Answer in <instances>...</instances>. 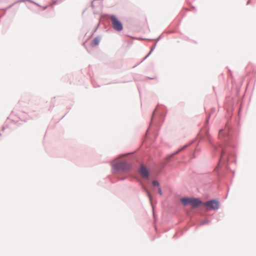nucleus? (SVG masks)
<instances>
[{
  "label": "nucleus",
  "mask_w": 256,
  "mask_h": 256,
  "mask_svg": "<svg viewBox=\"0 0 256 256\" xmlns=\"http://www.w3.org/2000/svg\"><path fill=\"white\" fill-rule=\"evenodd\" d=\"M158 193L160 195L162 194V192L160 186L158 188Z\"/></svg>",
  "instance_id": "16"
},
{
  "label": "nucleus",
  "mask_w": 256,
  "mask_h": 256,
  "mask_svg": "<svg viewBox=\"0 0 256 256\" xmlns=\"http://www.w3.org/2000/svg\"><path fill=\"white\" fill-rule=\"evenodd\" d=\"M86 42H83V43H82V46H85Z\"/></svg>",
  "instance_id": "31"
},
{
  "label": "nucleus",
  "mask_w": 256,
  "mask_h": 256,
  "mask_svg": "<svg viewBox=\"0 0 256 256\" xmlns=\"http://www.w3.org/2000/svg\"><path fill=\"white\" fill-rule=\"evenodd\" d=\"M4 130H5L4 126H2V131L4 132Z\"/></svg>",
  "instance_id": "30"
},
{
  "label": "nucleus",
  "mask_w": 256,
  "mask_h": 256,
  "mask_svg": "<svg viewBox=\"0 0 256 256\" xmlns=\"http://www.w3.org/2000/svg\"><path fill=\"white\" fill-rule=\"evenodd\" d=\"M150 202H151L152 206H153V204H152V201H150Z\"/></svg>",
  "instance_id": "34"
},
{
  "label": "nucleus",
  "mask_w": 256,
  "mask_h": 256,
  "mask_svg": "<svg viewBox=\"0 0 256 256\" xmlns=\"http://www.w3.org/2000/svg\"><path fill=\"white\" fill-rule=\"evenodd\" d=\"M166 109L165 106L158 104L154 110L151 116L150 122L147 130L146 138L152 140L150 134L154 136V140L158 136L157 131L160 126V124L164 120V117L166 114Z\"/></svg>",
  "instance_id": "2"
},
{
  "label": "nucleus",
  "mask_w": 256,
  "mask_h": 256,
  "mask_svg": "<svg viewBox=\"0 0 256 256\" xmlns=\"http://www.w3.org/2000/svg\"><path fill=\"white\" fill-rule=\"evenodd\" d=\"M176 237H177V234H174V236H173V238H176Z\"/></svg>",
  "instance_id": "28"
},
{
  "label": "nucleus",
  "mask_w": 256,
  "mask_h": 256,
  "mask_svg": "<svg viewBox=\"0 0 256 256\" xmlns=\"http://www.w3.org/2000/svg\"><path fill=\"white\" fill-rule=\"evenodd\" d=\"M16 3V2L10 4L9 6H8L4 9H2V10L3 11V14H5L6 10H8V9L10 8H12L15 4Z\"/></svg>",
  "instance_id": "11"
},
{
  "label": "nucleus",
  "mask_w": 256,
  "mask_h": 256,
  "mask_svg": "<svg viewBox=\"0 0 256 256\" xmlns=\"http://www.w3.org/2000/svg\"><path fill=\"white\" fill-rule=\"evenodd\" d=\"M32 3H33V4H36V5H37L38 6H40H40H40V4H38V3H36V2H34V1H32Z\"/></svg>",
  "instance_id": "23"
},
{
  "label": "nucleus",
  "mask_w": 256,
  "mask_h": 256,
  "mask_svg": "<svg viewBox=\"0 0 256 256\" xmlns=\"http://www.w3.org/2000/svg\"><path fill=\"white\" fill-rule=\"evenodd\" d=\"M216 110L214 108H211L210 113L207 115L204 126L198 133V138L170 154L164 160V166H174L180 162H186L196 158L201 150L199 146L200 141L204 140L210 144L214 154L218 156V162L214 172L218 180L220 181L226 176V172L232 171L228 166L229 163L236 162L234 149L238 132L240 116L234 120L232 118L228 120L224 128L218 131L220 142L214 144L209 133L208 124L211 114Z\"/></svg>",
  "instance_id": "1"
},
{
  "label": "nucleus",
  "mask_w": 256,
  "mask_h": 256,
  "mask_svg": "<svg viewBox=\"0 0 256 256\" xmlns=\"http://www.w3.org/2000/svg\"><path fill=\"white\" fill-rule=\"evenodd\" d=\"M143 40H150V41L153 40V39H146V38H143Z\"/></svg>",
  "instance_id": "29"
},
{
  "label": "nucleus",
  "mask_w": 256,
  "mask_h": 256,
  "mask_svg": "<svg viewBox=\"0 0 256 256\" xmlns=\"http://www.w3.org/2000/svg\"><path fill=\"white\" fill-rule=\"evenodd\" d=\"M4 14H3V13L2 14H0V16H4Z\"/></svg>",
  "instance_id": "33"
},
{
  "label": "nucleus",
  "mask_w": 256,
  "mask_h": 256,
  "mask_svg": "<svg viewBox=\"0 0 256 256\" xmlns=\"http://www.w3.org/2000/svg\"><path fill=\"white\" fill-rule=\"evenodd\" d=\"M240 107H239V108H238V112H240Z\"/></svg>",
  "instance_id": "32"
},
{
  "label": "nucleus",
  "mask_w": 256,
  "mask_h": 256,
  "mask_svg": "<svg viewBox=\"0 0 256 256\" xmlns=\"http://www.w3.org/2000/svg\"><path fill=\"white\" fill-rule=\"evenodd\" d=\"M18 2H32V0H20Z\"/></svg>",
  "instance_id": "21"
},
{
  "label": "nucleus",
  "mask_w": 256,
  "mask_h": 256,
  "mask_svg": "<svg viewBox=\"0 0 256 256\" xmlns=\"http://www.w3.org/2000/svg\"><path fill=\"white\" fill-rule=\"evenodd\" d=\"M250 4V0H248V2H247V4Z\"/></svg>",
  "instance_id": "27"
},
{
  "label": "nucleus",
  "mask_w": 256,
  "mask_h": 256,
  "mask_svg": "<svg viewBox=\"0 0 256 256\" xmlns=\"http://www.w3.org/2000/svg\"><path fill=\"white\" fill-rule=\"evenodd\" d=\"M48 6H42L43 10H46L48 8Z\"/></svg>",
  "instance_id": "26"
},
{
  "label": "nucleus",
  "mask_w": 256,
  "mask_h": 256,
  "mask_svg": "<svg viewBox=\"0 0 256 256\" xmlns=\"http://www.w3.org/2000/svg\"><path fill=\"white\" fill-rule=\"evenodd\" d=\"M204 202L200 200V198H198L192 197V204L194 207L196 208L201 206L204 208Z\"/></svg>",
  "instance_id": "7"
},
{
  "label": "nucleus",
  "mask_w": 256,
  "mask_h": 256,
  "mask_svg": "<svg viewBox=\"0 0 256 256\" xmlns=\"http://www.w3.org/2000/svg\"><path fill=\"white\" fill-rule=\"evenodd\" d=\"M118 178L120 180H124L126 179V177L125 176H122V177L118 176Z\"/></svg>",
  "instance_id": "20"
},
{
  "label": "nucleus",
  "mask_w": 256,
  "mask_h": 256,
  "mask_svg": "<svg viewBox=\"0 0 256 256\" xmlns=\"http://www.w3.org/2000/svg\"><path fill=\"white\" fill-rule=\"evenodd\" d=\"M95 0H93L92 2V4H91V6H92V7L94 8V2Z\"/></svg>",
  "instance_id": "24"
},
{
  "label": "nucleus",
  "mask_w": 256,
  "mask_h": 256,
  "mask_svg": "<svg viewBox=\"0 0 256 256\" xmlns=\"http://www.w3.org/2000/svg\"><path fill=\"white\" fill-rule=\"evenodd\" d=\"M139 172L144 178L148 180L150 178V171L147 166L142 165L139 169Z\"/></svg>",
  "instance_id": "6"
},
{
  "label": "nucleus",
  "mask_w": 256,
  "mask_h": 256,
  "mask_svg": "<svg viewBox=\"0 0 256 256\" xmlns=\"http://www.w3.org/2000/svg\"><path fill=\"white\" fill-rule=\"evenodd\" d=\"M156 43L155 42L153 46L150 48V54H152V52L156 48Z\"/></svg>",
  "instance_id": "14"
},
{
  "label": "nucleus",
  "mask_w": 256,
  "mask_h": 256,
  "mask_svg": "<svg viewBox=\"0 0 256 256\" xmlns=\"http://www.w3.org/2000/svg\"><path fill=\"white\" fill-rule=\"evenodd\" d=\"M2 134L0 132V136H2Z\"/></svg>",
  "instance_id": "35"
},
{
  "label": "nucleus",
  "mask_w": 256,
  "mask_h": 256,
  "mask_svg": "<svg viewBox=\"0 0 256 256\" xmlns=\"http://www.w3.org/2000/svg\"><path fill=\"white\" fill-rule=\"evenodd\" d=\"M152 184L154 186L158 187V188L160 186V182L156 180H154L152 182Z\"/></svg>",
  "instance_id": "13"
},
{
  "label": "nucleus",
  "mask_w": 256,
  "mask_h": 256,
  "mask_svg": "<svg viewBox=\"0 0 256 256\" xmlns=\"http://www.w3.org/2000/svg\"><path fill=\"white\" fill-rule=\"evenodd\" d=\"M146 58H145V57L144 58H143V59L138 63V64H137L134 66H133V68L136 67L139 64H140V63H142V62H143L144 60H146Z\"/></svg>",
  "instance_id": "18"
},
{
  "label": "nucleus",
  "mask_w": 256,
  "mask_h": 256,
  "mask_svg": "<svg viewBox=\"0 0 256 256\" xmlns=\"http://www.w3.org/2000/svg\"><path fill=\"white\" fill-rule=\"evenodd\" d=\"M151 54H150V52H149L145 56V58H147Z\"/></svg>",
  "instance_id": "25"
},
{
  "label": "nucleus",
  "mask_w": 256,
  "mask_h": 256,
  "mask_svg": "<svg viewBox=\"0 0 256 256\" xmlns=\"http://www.w3.org/2000/svg\"><path fill=\"white\" fill-rule=\"evenodd\" d=\"M146 78L148 79V80H156L157 78L156 77H146Z\"/></svg>",
  "instance_id": "22"
},
{
  "label": "nucleus",
  "mask_w": 256,
  "mask_h": 256,
  "mask_svg": "<svg viewBox=\"0 0 256 256\" xmlns=\"http://www.w3.org/2000/svg\"><path fill=\"white\" fill-rule=\"evenodd\" d=\"M192 198L190 197H183L181 198L180 200L184 206H187L190 204H192Z\"/></svg>",
  "instance_id": "8"
},
{
  "label": "nucleus",
  "mask_w": 256,
  "mask_h": 256,
  "mask_svg": "<svg viewBox=\"0 0 256 256\" xmlns=\"http://www.w3.org/2000/svg\"><path fill=\"white\" fill-rule=\"evenodd\" d=\"M58 2V0H53L52 3L51 4V6H53L54 5L56 4H57Z\"/></svg>",
  "instance_id": "19"
},
{
  "label": "nucleus",
  "mask_w": 256,
  "mask_h": 256,
  "mask_svg": "<svg viewBox=\"0 0 256 256\" xmlns=\"http://www.w3.org/2000/svg\"><path fill=\"white\" fill-rule=\"evenodd\" d=\"M100 40L101 38L99 36L94 38L91 42V46L94 47L98 46L100 42Z\"/></svg>",
  "instance_id": "9"
},
{
  "label": "nucleus",
  "mask_w": 256,
  "mask_h": 256,
  "mask_svg": "<svg viewBox=\"0 0 256 256\" xmlns=\"http://www.w3.org/2000/svg\"><path fill=\"white\" fill-rule=\"evenodd\" d=\"M220 206V200L218 198H212L204 202V208L207 210H216Z\"/></svg>",
  "instance_id": "4"
},
{
  "label": "nucleus",
  "mask_w": 256,
  "mask_h": 256,
  "mask_svg": "<svg viewBox=\"0 0 256 256\" xmlns=\"http://www.w3.org/2000/svg\"><path fill=\"white\" fill-rule=\"evenodd\" d=\"M142 190L146 193V194L149 200L150 201H152V196L148 190L147 188L145 186H142Z\"/></svg>",
  "instance_id": "10"
},
{
  "label": "nucleus",
  "mask_w": 256,
  "mask_h": 256,
  "mask_svg": "<svg viewBox=\"0 0 256 256\" xmlns=\"http://www.w3.org/2000/svg\"><path fill=\"white\" fill-rule=\"evenodd\" d=\"M210 222V220L208 219H205L200 222V225H204L208 224Z\"/></svg>",
  "instance_id": "12"
},
{
  "label": "nucleus",
  "mask_w": 256,
  "mask_h": 256,
  "mask_svg": "<svg viewBox=\"0 0 256 256\" xmlns=\"http://www.w3.org/2000/svg\"><path fill=\"white\" fill-rule=\"evenodd\" d=\"M110 165L112 172L116 176L129 172L132 169L131 164L126 160H121L117 162L112 160L110 162Z\"/></svg>",
  "instance_id": "3"
},
{
  "label": "nucleus",
  "mask_w": 256,
  "mask_h": 256,
  "mask_svg": "<svg viewBox=\"0 0 256 256\" xmlns=\"http://www.w3.org/2000/svg\"><path fill=\"white\" fill-rule=\"evenodd\" d=\"M163 37V34H160L156 39V42H155L157 43L159 40H160Z\"/></svg>",
  "instance_id": "15"
},
{
  "label": "nucleus",
  "mask_w": 256,
  "mask_h": 256,
  "mask_svg": "<svg viewBox=\"0 0 256 256\" xmlns=\"http://www.w3.org/2000/svg\"><path fill=\"white\" fill-rule=\"evenodd\" d=\"M109 18L112 20V27L116 31L120 32L123 30V24L116 15L110 14Z\"/></svg>",
  "instance_id": "5"
},
{
  "label": "nucleus",
  "mask_w": 256,
  "mask_h": 256,
  "mask_svg": "<svg viewBox=\"0 0 256 256\" xmlns=\"http://www.w3.org/2000/svg\"><path fill=\"white\" fill-rule=\"evenodd\" d=\"M146 58H145V57L144 58H143V59L138 63V64H137L134 66H133V68L136 67L139 64H140V63H142V62H143L144 60H146Z\"/></svg>",
  "instance_id": "17"
}]
</instances>
